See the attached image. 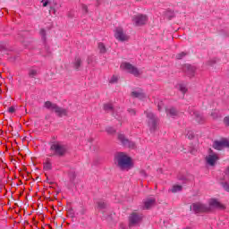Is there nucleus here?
<instances>
[{
	"instance_id": "obj_1",
	"label": "nucleus",
	"mask_w": 229,
	"mask_h": 229,
	"mask_svg": "<svg viewBox=\"0 0 229 229\" xmlns=\"http://www.w3.org/2000/svg\"><path fill=\"white\" fill-rule=\"evenodd\" d=\"M116 158L118 165L122 171H130V169H133V159H131L126 153L116 152Z\"/></svg>"
},
{
	"instance_id": "obj_2",
	"label": "nucleus",
	"mask_w": 229,
	"mask_h": 229,
	"mask_svg": "<svg viewBox=\"0 0 229 229\" xmlns=\"http://www.w3.org/2000/svg\"><path fill=\"white\" fill-rule=\"evenodd\" d=\"M44 107L47 108V110L55 112V114L57 115V117H67L69 115L68 109L61 107L58 105H56L51 101H46L44 104Z\"/></svg>"
},
{
	"instance_id": "obj_3",
	"label": "nucleus",
	"mask_w": 229,
	"mask_h": 229,
	"mask_svg": "<svg viewBox=\"0 0 229 229\" xmlns=\"http://www.w3.org/2000/svg\"><path fill=\"white\" fill-rule=\"evenodd\" d=\"M68 149L69 148L67 145H64L62 143H54L50 146V151H53V153L50 154L49 157H65Z\"/></svg>"
},
{
	"instance_id": "obj_4",
	"label": "nucleus",
	"mask_w": 229,
	"mask_h": 229,
	"mask_svg": "<svg viewBox=\"0 0 229 229\" xmlns=\"http://www.w3.org/2000/svg\"><path fill=\"white\" fill-rule=\"evenodd\" d=\"M147 115V123L150 131H155L158 128V118L153 114L151 112H145Z\"/></svg>"
},
{
	"instance_id": "obj_5",
	"label": "nucleus",
	"mask_w": 229,
	"mask_h": 229,
	"mask_svg": "<svg viewBox=\"0 0 229 229\" xmlns=\"http://www.w3.org/2000/svg\"><path fill=\"white\" fill-rule=\"evenodd\" d=\"M121 69L123 71H126L127 72H130V74H133V76L139 77L140 76V71L137 69V67L133 66L131 64L124 62L121 64Z\"/></svg>"
},
{
	"instance_id": "obj_6",
	"label": "nucleus",
	"mask_w": 229,
	"mask_h": 229,
	"mask_svg": "<svg viewBox=\"0 0 229 229\" xmlns=\"http://www.w3.org/2000/svg\"><path fill=\"white\" fill-rule=\"evenodd\" d=\"M144 216L140 213H132L129 216V226H139L142 223Z\"/></svg>"
},
{
	"instance_id": "obj_7",
	"label": "nucleus",
	"mask_w": 229,
	"mask_h": 229,
	"mask_svg": "<svg viewBox=\"0 0 229 229\" xmlns=\"http://www.w3.org/2000/svg\"><path fill=\"white\" fill-rule=\"evenodd\" d=\"M115 38L119 42H128V40H130V35H128L123 28L117 27L115 30Z\"/></svg>"
},
{
	"instance_id": "obj_8",
	"label": "nucleus",
	"mask_w": 229,
	"mask_h": 229,
	"mask_svg": "<svg viewBox=\"0 0 229 229\" xmlns=\"http://www.w3.org/2000/svg\"><path fill=\"white\" fill-rule=\"evenodd\" d=\"M148 23V15L146 14H136L132 17V24L135 26H144Z\"/></svg>"
},
{
	"instance_id": "obj_9",
	"label": "nucleus",
	"mask_w": 229,
	"mask_h": 229,
	"mask_svg": "<svg viewBox=\"0 0 229 229\" xmlns=\"http://www.w3.org/2000/svg\"><path fill=\"white\" fill-rule=\"evenodd\" d=\"M191 209L195 214H201L203 212H210V208H208L205 204L197 202L192 204Z\"/></svg>"
},
{
	"instance_id": "obj_10",
	"label": "nucleus",
	"mask_w": 229,
	"mask_h": 229,
	"mask_svg": "<svg viewBox=\"0 0 229 229\" xmlns=\"http://www.w3.org/2000/svg\"><path fill=\"white\" fill-rule=\"evenodd\" d=\"M208 205L209 207H208V208H218L219 210H225V205H223L221 202H219V200H217L216 199H211L208 201Z\"/></svg>"
},
{
	"instance_id": "obj_11",
	"label": "nucleus",
	"mask_w": 229,
	"mask_h": 229,
	"mask_svg": "<svg viewBox=\"0 0 229 229\" xmlns=\"http://www.w3.org/2000/svg\"><path fill=\"white\" fill-rule=\"evenodd\" d=\"M118 140L124 146L125 148H135V143L132 141H130L126 137H124V134H119L118 135Z\"/></svg>"
},
{
	"instance_id": "obj_12",
	"label": "nucleus",
	"mask_w": 229,
	"mask_h": 229,
	"mask_svg": "<svg viewBox=\"0 0 229 229\" xmlns=\"http://www.w3.org/2000/svg\"><path fill=\"white\" fill-rule=\"evenodd\" d=\"M229 146V140L225 139L221 140L220 141H215L213 144V148L215 149H217L218 151H221V149H225V148H228Z\"/></svg>"
},
{
	"instance_id": "obj_13",
	"label": "nucleus",
	"mask_w": 229,
	"mask_h": 229,
	"mask_svg": "<svg viewBox=\"0 0 229 229\" xmlns=\"http://www.w3.org/2000/svg\"><path fill=\"white\" fill-rule=\"evenodd\" d=\"M219 160V157H217V154H209L206 157V162L208 165L214 166L216 165V162Z\"/></svg>"
},
{
	"instance_id": "obj_14",
	"label": "nucleus",
	"mask_w": 229,
	"mask_h": 229,
	"mask_svg": "<svg viewBox=\"0 0 229 229\" xmlns=\"http://www.w3.org/2000/svg\"><path fill=\"white\" fill-rule=\"evenodd\" d=\"M155 203H157L155 198L146 199L145 200H143V210H149V208L155 207Z\"/></svg>"
},
{
	"instance_id": "obj_15",
	"label": "nucleus",
	"mask_w": 229,
	"mask_h": 229,
	"mask_svg": "<svg viewBox=\"0 0 229 229\" xmlns=\"http://www.w3.org/2000/svg\"><path fill=\"white\" fill-rule=\"evenodd\" d=\"M182 70L188 76H190V78H192V76H194V74L196 73V67L191 64H185Z\"/></svg>"
},
{
	"instance_id": "obj_16",
	"label": "nucleus",
	"mask_w": 229,
	"mask_h": 229,
	"mask_svg": "<svg viewBox=\"0 0 229 229\" xmlns=\"http://www.w3.org/2000/svg\"><path fill=\"white\" fill-rule=\"evenodd\" d=\"M131 98H137L138 99H145L146 98V94L140 89H134L133 91H131Z\"/></svg>"
},
{
	"instance_id": "obj_17",
	"label": "nucleus",
	"mask_w": 229,
	"mask_h": 229,
	"mask_svg": "<svg viewBox=\"0 0 229 229\" xmlns=\"http://www.w3.org/2000/svg\"><path fill=\"white\" fill-rule=\"evenodd\" d=\"M108 208V204L105 200H98L97 207L98 210H105Z\"/></svg>"
},
{
	"instance_id": "obj_18",
	"label": "nucleus",
	"mask_w": 229,
	"mask_h": 229,
	"mask_svg": "<svg viewBox=\"0 0 229 229\" xmlns=\"http://www.w3.org/2000/svg\"><path fill=\"white\" fill-rule=\"evenodd\" d=\"M72 67L75 71H80V67H81V58L75 57L74 61L72 62Z\"/></svg>"
},
{
	"instance_id": "obj_19",
	"label": "nucleus",
	"mask_w": 229,
	"mask_h": 229,
	"mask_svg": "<svg viewBox=\"0 0 229 229\" xmlns=\"http://www.w3.org/2000/svg\"><path fill=\"white\" fill-rule=\"evenodd\" d=\"M193 115L197 123H205V117L199 112L198 111L193 112Z\"/></svg>"
},
{
	"instance_id": "obj_20",
	"label": "nucleus",
	"mask_w": 229,
	"mask_h": 229,
	"mask_svg": "<svg viewBox=\"0 0 229 229\" xmlns=\"http://www.w3.org/2000/svg\"><path fill=\"white\" fill-rule=\"evenodd\" d=\"M166 114L168 117H176L178 115V111L174 109V107H171L169 109H166Z\"/></svg>"
},
{
	"instance_id": "obj_21",
	"label": "nucleus",
	"mask_w": 229,
	"mask_h": 229,
	"mask_svg": "<svg viewBox=\"0 0 229 229\" xmlns=\"http://www.w3.org/2000/svg\"><path fill=\"white\" fill-rule=\"evenodd\" d=\"M103 110H105L106 114H109V112H114V105L110 103H106L103 106Z\"/></svg>"
},
{
	"instance_id": "obj_22",
	"label": "nucleus",
	"mask_w": 229,
	"mask_h": 229,
	"mask_svg": "<svg viewBox=\"0 0 229 229\" xmlns=\"http://www.w3.org/2000/svg\"><path fill=\"white\" fill-rule=\"evenodd\" d=\"M39 35L41 37V40L43 42V44H46V42H47V34L46 32V30L45 29H41L40 31H39Z\"/></svg>"
},
{
	"instance_id": "obj_23",
	"label": "nucleus",
	"mask_w": 229,
	"mask_h": 229,
	"mask_svg": "<svg viewBox=\"0 0 229 229\" xmlns=\"http://www.w3.org/2000/svg\"><path fill=\"white\" fill-rule=\"evenodd\" d=\"M38 74V72L36 70V69H33V68H30L29 69V78H37Z\"/></svg>"
},
{
	"instance_id": "obj_24",
	"label": "nucleus",
	"mask_w": 229,
	"mask_h": 229,
	"mask_svg": "<svg viewBox=\"0 0 229 229\" xmlns=\"http://www.w3.org/2000/svg\"><path fill=\"white\" fill-rule=\"evenodd\" d=\"M71 183H74V180H76V172L74 170H71L68 174Z\"/></svg>"
},
{
	"instance_id": "obj_25",
	"label": "nucleus",
	"mask_w": 229,
	"mask_h": 229,
	"mask_svg": "<svg viewBox=\"0 0 229 229\" xmlns=\"http://www.w3.org/2000/svg\"><path fill=\"white\" fill-rule=\"evenodd\" d=\"M106 132L107 135H115V128L113 126L106 127Z\"/></svg>"
},
{
	"instance_id": "obj_26",
	"label": "nucleus",
	"mask_w": 229,
	"mask_h": 229,
	"mask_svg": "<svg viewBox=\"0 0 229 229\" xmlns=\"http://www.w3.org/2000/svg\"><path fill=\"white\" fill-rule=\"evenodd\" d=\"M182 189V185L175 184L172 187L170 191L173 193H176V192H180Z\"/></svg>"
},
{
	"instance_id": "obj_27",
	"label": "nucleus",
	"mask_w": 229,
	"mask_h": 229,
	"mask_svg": "<svg viewBox=\"0 0 229 229\" xmlns=\"http://www.w3.org/2000/svg\"><path fill=\"white\" fill-rule=\"evenodd\" d=\"M98 50H99V53H101L102 55L106 53V47L105 46L104 43L102 42L98 43Z\"/></svg>"
},
{
	"instance_id": "obj_28",
	"label": "nucleus",
	"mask_w": 229,
	"mask_h": 229,
	"mask_svg": "<svg viewBox=\"0 0 229 229\" xmlns=\"http://www.w3.org/2000/svg\"><path fill=\"white\" fill-rule=\"evenodd\" d=\"M177 89H179V90L182 93L185 94V92H187V86L185 84H178L177 85Z\"/></svg>"
},
{
	"instance_id": "obj_29",
	"label": "nucleus",
	"mask_w": 229,
	"mask_h": 229,
	"mask_svg": "<svg viewBox=\"0 0 229 229\" xmlns=\"http://www.w3.org/2000/svg\"><path fill=\"white\" fill-rule=\"evenodd\" d=\"M43 169L44 171H51L53 169V165H51V162H47L44 164Z\"/></svg>"
},
{
	"instance_id": "obj_30",
	"label": "nucleus",
	"mask_w": 229,
	"mask_h": 229,
	"mask_svg": "<svg viewBox=\"0 0 229 229\" xmlns=\"http://www.w3.org/2000/svg\"><path fill=\"white\" fill-rule=\"evenodd\" d=\"M68 216H70V217H72V219H76V213L74 212V208H70L68 209Z\"/></svg>"
},
{
	"instance_id": "obj_31",
	"label": "nucleus",
	"mask_w": 229,
	"mask_h": 229,
	"mask_svg": "<svg viewBox=\"0 0 229 229\" xmlns=\"http://www.w3.org/2000/svg\"><path fill=\"white\" fill-rule=\"evenodd\" d=\"M85 212H87V210L85 209V208H83L82 206L80 207L78 212L76 213V216L80 215L81 216H85Z\"/></svg>"
},
{
	"instance_id": "obj_32",
	"label": "nucleus",
	"mask_w": 229,
	"mask_h": 229,
	"mask_svg": "<svg viewBox=\"0 0 229 229\" xmlns=\"http://www.w3.org/2000/svg\"><path fill=\"white\" fill-rule=\"evenodd\" d=\"M187 56V54L185 52H181L176 55V59L177 60H182V58Z\"/></svg>"
},
{
	"instance_id": "obj_33",
	"label": "nucleus",
	"mask_w": 229,
	"mask_h": 229,
	"mask_svg": "<svg viewBox=\"0 0 229 229\" xmlns=\"http://www.w3.org/2000/svg\"><path fill=\"white\" fill-rule=\"evenodd\" d=\"M186 137H188V139H194V131H188Z\"/></svg>"
},
{
	"instance_id": "obj_34",
	"label": "nucleus",
	"mask_w": 229,
	"mask_h": 229,
	"mask_svg": "<svg viewBox=\"0 0 229 229\" xmlns=\"http://www.w3.org/2000/svg\"><path fill=\"white\" fill-rule=\"evenodd\" d=\"M6 51H8V48L3 45H0V53H6Z\"/></svg>"
},
{
	"instance_id": "obj_35",
	"label": "nucleus",
	"mask_w": 229,
	"mask_h": 229,
	"mask_svg": "<svg viewBox=\"0 0 229 229\" xmlns=\"http://www.w3.org/2000/svg\"><path fill=\"white\" fill-rule=\"evenodd\" d=\"M128 113L130 114V115H135V114H137V111L135 109L129 108Z\"/></svg>"
},
{
	"instance_id": "obj_36",
	"label": "nucleus",
	"mask_w": 229,
	"mask_h": 229,
	"mask_svg": "<svg viewBox=\"0 0 229 229\" xmlns=\"http://www.w3.org/2000/svg\"><path fill=\"white\" fill-rule=\"evenodd\" d=\"M82 12L89 13V7L86 4H82Z\"/></svg>"
},
{
	"instance_id": "obj_37",
	"label": "nucleus",
	"mask_w": 229,
	"mask_h": 229,
	"mask_svg": "<svg viewBox=\"0 0 229 229\" xmlns=\"http://www.w3.org/2000/svg\"><path fill=\"white\" fill-rule=\"evenodd\" d=\"M44 46H45V49L47 51V53H48V55L51 53V48H49V46H47V43H44Z\"/></svg>"
},
{
	"instance_id": "obj_38",
	"label": "nucleus",
	"mask_w": 229,
	"mask_h": 229,
	"mask_svg": "<svg viewBox=\"0 0 229 229\" xmlns=\"http://www.w3.org/2000/svg\"><path fill=\"white\" fill-rule=\"evenodd\" d=\"M41 3L43 4V7L46 8V6H47V4H49V0H42Z\"/></svg>"
},
{
	"instance_id": "obj_39",
	"label": "nucleus",
	"mask_w": 229,
	"mask_h": 229,
	"mask_svg": "<svg viewBox=\"0 0 229 229\" xmlns=\"http://www.w3.org/2000/svg\"><path fill=\"white\" fill-rule=\"evenodd\" d=\"M224 123H225V124L226 126H229V116H225V117L224 118Z\"/></svg>"
},
{
	"instance_id": "obj_40",
	"label": "nucleus",
	"mask_w": 229,
	"mask_h": 229,
	"mask_svg": "<svg viewBox=\"0 0 229 229\" xmlns=\"http://www.w3.org/2000/svg\"><path fill=\"white\" fill-rule=\"evenodd\" d=\"M8 112H9V114H14V112H15V107L10 106V107L8 108Z\"/></svg>"
},
{
	"instance_id": "obj_41",
	"label": "nucleus",
	"mask_w": 229,
	"mask_h": 229,
	"mask_svg": "<svg viewBox=\"0 0 229 229\" xmlns=\"http://www.w3.org/2000/svg\"><path fill=\"white\" fill-rule=\"evenodd\" d=\"M223 187H224L225 191H226L227 192H229V184H228V183H226V182L224 183Z\"/></svg>"
},
{
	"instance_id": "obj_42",
	"label": "nucleus",
	"mask_w": 229,
	"mask_h": 229,
	"mask_svg": "<svg viewBox=\"0 0 229 229\" xmlns=\"http://www.w3.org/2000/svg\"><path fill=\"white\" fill-rule=\"evenodd\" d=\"M211 116L213 117V119H216L217 117V111H214L211 113Z\"/></svg>"
},
{
	"instance_id": "obj_43",
	"label": "nucleus",
	"mask_w": 229,
	"mask_h": 229,
	"mask_svg": "<svg viewBox=\"0 0 229 229\" xmlns=\"http://www.w3.org/2000/svg\"><path fill=\"white\" fill-rule=\"evenodd\" d=\"M109 83H115V75H113L111 80L109 81Z\"/></svg>"
},
{
	"instance_id": "obj_44",
	"label": "nucleus",
	"mask_w": 229,
	"mask_h": 229,
	"mask_svg": "<svg viewBox=\"0 0 229 229\" xmlns=\"http://www.w3.org/2000/svg\"><path fill=\"white\" fill-rule=\"evenodd\" d=\"M162 105H163L162 102L157 104L158 110H162Z\"/></svg>"
},
{
	"instance_id": "obj_45",
	"label": "nucleus",
	"mask_w": 229,
	"mask_h": 229,
	"mask_svg": "<svg viewBox=\"0 0 229 229\" xmlns=\"http://www.w3.org/2000/svg\"><path fill=\"white\" fill-rule=\"evenodd\" d=\"M109 219H112V215H109V216H107V221H108Z\"/></svg>"
},
{
	"instance_id": "obj_46",
	"label": "nucleus",
	"mask_w": 229,
	"mask_h": 229,
	"mask_svg": "<svg viewBox=\"0 0 229 229\" xmlns=\"http://www.w3.org/2000/svg\"><path fill=\"white\" fill-rule=\"evenodd\" d=\"M88 64H90V58H88Z\"/></svg>"
},
{
	"instance_id": "obj_47",
	"label": "nucleus",
	"mask_w": 229,
	"mask_h": 229,
	"mask_svg": "<svg viewBox=\"0 0 229 229\" xmlns=\"http://www.w3.org/2000/svg\"><path fill=\"white\" fill-rule=\"evenodd\" d=\"M92 140H94L93 139H90V140H89V142H92Z\"/></svg>"
},
{
	"instance_id": "obj_48",
	"label": "nucleus",
	"mask_w": 229,
	"mask_h": 229,
	"mask_svg": "<svg viewBox=\"0 0 229 229\" xmlns=\"http://www.w3.org/2000/svg\"><path fill=\"white\" fill-rule=\"evenodd\" d=\"M97 6H99V1H98Z\"/></svg>"
},
{
	"instance_id": "obj_49",
	"label": "nucleus",
	"mask_w": 229,
	"mask_h": 229,
	"mask_svg": "<svg viewBox=\"0 0 229 229\" xmlns=\"http://www.w3.org/2000/svg\"><path fill=\"white\" fill-rule=\"evenodd\" d=\"M167 13H173V12H171V11H168V12H167Z\"/></svg>"
},
{
	"instance_id": "obj_50",
	"label": "nucleus",
	"mask_w": 229,
	"mask_h": 229,
	"mask_svg": "<svg viewBox=\"0 0 229 229\" xmlns=\"http://www.w3.org/2000/svg\"><path fill=\"white\" fill-rule=\"evenodd\" d=\"M72 221H74V219H76V218H72Z\"/></svg>"
},
{
	"instance_id": "obj_51",
	"label": "nucleus",
	"mask_w": 229,
	"mask_h": 229,
	"mask_svg": "<svg viewBox=\"0 0 229 229\" xmlns=\"http://www.w3.org/2000/svg\"><path fill=\"white\" fill-rule=\"evenodd\" d=\"M49 183H50V185H52L53 182H49Z\"/></svg>"
}]
</instances>
